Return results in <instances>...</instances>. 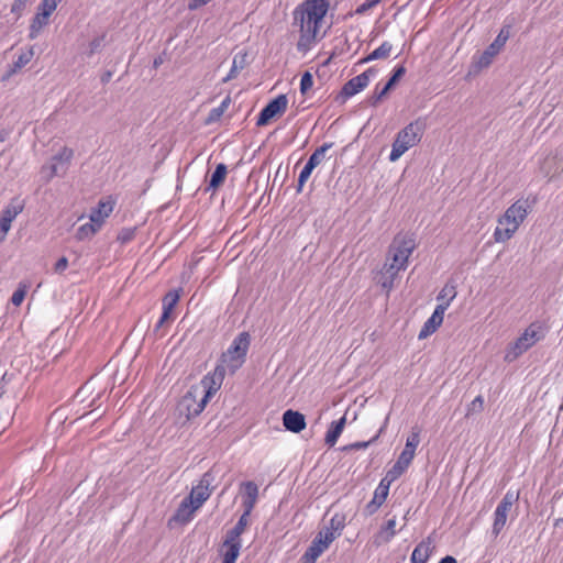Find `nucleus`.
I'll return each instance as SVG.
<instances>
[{
  "label": "nucleus",
  "instance_id": "f257e3e1",
  "mask_svg": "<svg viewBox=\"0 0 563 563\" xmlns=\"http://www.w3.org/2000/svg\"><path fill=\"white\" fill-rule=\"evenodd\" d=\"M329 3L325 0H306L294 11V24L299 26L297 48L306 52L314 42L320 23L325 16Z\"/></svg>",
  "mask_w": 563,
  "mask_h": 563
},
{
  "label": "nucleus",
  "instance_id": "f03ea898",
  "mask_svg": "<svg viewBox=\"0 0 563 563\" xmlns=\"http://www.w3.org/2000/svg\"><path fill=\"white\" fill-rule=\"evenodd\" d=\"M536 200V197L518 199L507 208L505 213L498 219L499 225L506 227H497L494 231V239L496 242H506L514 236L520 224L532 211Z\"/></svg>",
  "mask_w": 563,
  "mask_h": 563
},
{
  "label": "nucleus",
  "instance_id": "7ed1b4c3",
  "mask_svg": "<svg viewBox=\"0 0 563 563\" xmlns=\"http://www.w3.org/2000/svg\"><path fill=\"white\" fill-rule=\"evenodd\" d=\"M416 246L413 234L406 232L395 235L388 247L385 271L397 275L399 271L405 269Z\"/></svg>",
  "mask_w": 563,
  "mask_h": 563
},
{
  "label": "nucleus",
  "instance_id": "20e7f679",
  "mask_svg": "<svg viewBox=\"0 0 563 563\" xmlns=\"http://www.w3.org/2000/svg\"><path fill=\"white\" fill-rule=\"evenodd\" d=\"M424 123L416 120L401 129L393 143L389 161H398L409 148L418 144L424 132Z\"/></svg>",
  "mask_w": 563,
  "mask_h": 563
},
{
  "label": "nucleus",
  "instance_id": "39448f33",
  "mask_svg": "<svg viewBox=\"0 0 563 563\" xmlns=\"http://www.w3.org/2000/svg\"><path fill=\"white\" fill-rule=\"evenodd\" d=\"M251 338L247 332H241L232 341L227 352L222 353L220 363L227 371L234 374L245 362Z\"/></svg>",
  "mask_w": 563,
  "mask_h": 563
},
{
  "label": "nucleus",
  "instance_id": "423d86ee",
  "mask_svg": "<svg viewBox=\"0 0 563 563\" xmlns=\"http://www.w3.org/2000/svg\"><path fill=\"white\" fill-rule=\"evenodd\" d=\"M544 338L543 327L540 323H531L516 340L506 354V361L512 362L522 353Z\"/></svg>",
  "mask_w": 563,
  "mask_h": 563
},
{
  "label": "nucleus",
  "instance_id": "0eeeda50",
  "mask_svg": "<svg viewBox=\"0 0 563 563\" xmlns=\"http://www.w3.org/2000/svg\"><path fill=\"white\" fill-rule=\"evenodd\" d=\"M202 389L190 386L187 393L180 398L177 405V411L180 417H185L186 420H190L199 416L206 405L209 402L205 397L201 396Z\"/></svg>",
  "mask_w": 563,
  "mask_h": 563
},
{
  "label": "nucleus",
  "instance_id": "6e6552de",
  "mask_svg": "<svg viewBox=\"0 0 563 563\" xmlns=\"http://www.w3.org/2000/svg\"><path fill=\"white\" fill-rule=\"evenodd\" d=\"M512 22L514 19L511 21L506 20L494 42L482 53L477 62L479 68L488 67L492 64L494 57L505 46L506 42L510 37Z\"/></svg>",
  "mask_w": 563,
  "mask_h": 563
},
{
  "label": "nucleus",
  "instance_id": "1a4fd4ad",
  "mask_svg": "<svg viewBox=\"0 0 563 563\" xmlns=\"http://www.w3.org/2000/svg\"><path fill=\"white\" fill-rule=\"evenodd\" d=\"M73 156L74 151L66 146L54 155L49 165L42 167V173L48 172L46 180L49 181L55 176H64L69 168Z\"/></svg>",
  "mask_w": 563,
  "mask_h": 563
},
{
  "label": "nucleus",
  "instance_id": "9d476101",
  "mask_svg": "<svg viewBox=\"0 0 563 563\" xmlns=\"http://www.w3.org/2000/svg\"><path fill=\"white\" fill-rule=\"evenodd\" d=\"M227 369L223 366V364H218L213 372L208 373L203 378L200 380L199 384L192 385L195 388H201L202 394L201 396L205 397L208 401L211 399V397L220 389L224 376H225Z\"/></svg>",
  "mask_w": 563,
  "mask_h": 563
},
{
  "label": "nucleus",
  "instance_id": "9b49d317",
  "mask_svg": "<svg viewBox=\"0 0 563 563\" xmlns=\"http://www.w3.org/2000/svg\"><path fill=\"white\" fill-rule=\"evenodd\" d=\"M517 500L518 494L507 492L498 504L494 514V523L492 529L494 537H497L505 528L511 507Z\"/></svg>",
  "mask_w": 563,
  "mask_h": 563
},
{
  "label": "nucleus",
  "instance_id": "f8f14e48",
  "mask_svg": "<svg viewBox=\"0 0 563 563\" xmlns=\"http://www.w3.org/2000/svg\"><path fill=\"white\" fill-rule=\"evenodd\" d=\"M250 523V519L245 517H240L235 526L228 530L225 533V538L223 541L222 547L225 548L224 553H232L234 556L240 555V551L242 548V541L241 536L246 530L247 526Z\"/></svg>",
  "mask_w": 563,
  "mask_h": 563
},
{
  "label": "nucleus",
  "instance_id": "ddd939ff",
  "mask_svg": "<svg viewBox=\"0 0 563 563\" xmlns=\"http://www.w3.org/2000/svg\"><path fill=\"white\" fill-rule=\"evenodd\" d=\"M288 100L286 95H279L271 100L260 112L256 124L266 125L276 115L283 114L287 109Z\"/></svg>",
  "mask_w": 563,
  "mask_h": 563
},
{
  "label": "nucleus",
  "instance_id": "4468645a",
  "mask_svg": "<svg viewBox=\"0 0 563 563\" xmlns=\"http://www.w3.org/2000/svg\"><path fill=\"white\" fill-rule=\"evenodd\" d=\"M24 203L19 198H13L0 213V242L5 239L12 221L22 212Z\"/></svg>",
  "mask_w": 563,
  "mask_h": 563
},
{
  "label": "nucleus",
  "instance_id": "2eb2a0df",
  "mask_svg": "<svg viewBox=\"0 0 563 563\" xmlns=\"http://www.w3.org/2000/svg\"><path fill=\"white\" fill-rule=\"evenodd\" d=\"M213 481L214 476L212 473L210 471L206 472L199 481L198 485L192 487L190 494L186 498H190L194 505L200 508L211 495L212 489L210 486Z\"/></svg>",
  "mask_w": 563,
  "mask_h": 563
},
{
  "label": "nucleus",
  "instance_id": "dca6fc26",
  "mask_svg": "<svg viewBox=\"0 0 563 563\" xmlns=\"http://www.w3.org/2000/svg\"><path fill=\"white\" fill-rule=\"evenodd\" d=\"M448 309V303H439L431 317L424 322L422 325L418 338L420 340L428 338L432 333L437 331V329L442 324L444 312Z\"/></svg>",
  "mask_w": 563,
  "mask_h": 563
},
{
  "label": "nucleus",
  "instance_id": "f3484780",
  "mask_svg": "<svg viewBox=\"0 0 563 563\" xmlns=\"http://www.w3.org/2000/svg\"><path fill=\"white\" fill-rule=\"evenodd\" d=\"M373 73V69L369 68L366 71L351 78L347 82L344 84L341 93L345 98H350L361 90H363L369 82V74Z\"/></svg>",
  "mask_w": 563,
  "mask_h": 563
},
{
  "label": "nucleus",
  "instance_id": "a211bd4d",
  "mask_svg": "<svg viewBox=\"0 0 563 563\" xmlns=\"http://www.w3.org/2000/svg\"><path fill=\"white\" fill-rule=\"evenodd\" d=\"M415 454L416 453L410 451V450H407V449L402 450V452L400 453V455H399L398 460L396 461V463L387 472V477H388L389 482L396 481L397 478H399L404 474V472L411 464V462H412V460L415 457Z\"/></svg>",
  "mask_w": 563,
  "mask_h": 563
},
{
  "label": "nucleus",
  "instance_id": "6ab92c4d",
  "mask_svg": "<svg viewBox=\"0 0 563 563\" xmlns=\"http://www.w3.org/2000/svg\"><path fill=\"white\" fill-rule=\"evenodd\" d=\"M406 74V68L404 66H398L394 69L393 75L384 86L380 91L374 92V95L369 98V104L376 107L378 102L394 88V86L399 81V79Z\"/></svg>",
  "mask_w": 563,
  "mask_h": 563
},
{
  "label": "nucleus",
  "instance_id": "aec40b11",
  "mask_svg": "<svg viewBox=\"0 0 563 563\" xmlns=\"http://www.w3.org/2000/svg\"><path fill=\"white\" fill-rule=\"evenodd\" d=\"M283 424L286 430L299 433L306 428V418L301 412L288 409L283 413Z\"/></svg>",
  "mask_w": 563,
  "mask_h": 563
},
{
  "label": "nucleus",
  "instance_id": "412c9836",
  "mask_svg": "<svg viewBox=\"0 0 563 563\" xmlns=\"http://www.w3.org/2000/svg\"><path fill=\"white\" fill-rule=\"evenodd\" d=\"M199 509L194 505L190 498H184L176 509L174 516L170 518L169 523L175 521L177 523L186 525L192 519L194 512Z\"/></svg>",
  "mask_w": 563,
  "mask_h": 563
},
{
  "label": "nucleus",
  "instance_id": "4be33fe9",
  "mask_svg": "<svg viewBox=\"0 0 563 563\" xmlns=\"http://www.w3.org/2000/svg\"><path fill=\"white\" fill-rule=\"evenodd\" d=\"M391 483L393 482L388 481L386 485H382V487H377L375 489L372 500L364 507L363 512L365 516L374 515L379 509V507L385 503Z\"/></svg>",
  "mask_w": 563,
  "mask_h": 563
},
{
  "label": "nucleus",
  "instance_id": "5701e85b",
  "mask_svg": "<svg viewBox=\"0 0 563 563\" xmlns=\"http://www.w3.org/2000/svg\"><path fill=\"white\" fill-rule=\"evenodd\" d=\"M114 207V201L109 198L107 200H100L98 207L91 210L89 219L91 222L97 223L99 228L102 227L106 218L110 216Z\"/></svg>",
  "mask_w": 563,
  "mask_h": 563
},
{
  "label": "nucleus",
  "instance_id": "b1692460",
  "mask_svg": "<svg viewBox=\"0 0 563 563\" xmlns=\"http://www.w3.org/2000/svg\"><path fill=\"white\" fill-rule=\"evenodd\" d=\"M345 527V517L341 514H335L329 521L327 526L319 532H321L324 537L332 538V542L341 536L343 529Z\"/></svg>",
  "mask_w": 563,
  "mask_h": 563
},
{
  "label": "nucleus",
  "instance_id": "393cba45",
  "mask_svg": "<svg viewBox=\"0 0 563 563\" xmlns=\"http://www.w3.org/2000/svg\"><path fill=\"white\" fill-rule=\"evenodd\" d=\"M431 539L422 540L412 551L410 563H427L433 548L431 547Z\"/></svg>",
  "mask_w": 563,
  "mask_h": 563
},
{
  "label": "nucleus",
  "instance_id": "a878e982",
  "mask_svg": "<svg viewBox=\"0 0 563 563\" xmlns=\"http://www.w3.org/2000/svg\"><path fill=\"white\" fill-rule=\"evenodd\" d=\"M49 16H51V13H48L46 11H43V10L37 11V13L34 15V18L32 19L31 24H30L29 37L31 40H35L38 36L42 29L48 24Z\"/></svg>",
  "mask_w": 563,
  "mask_h": 563
},
{
  "label": "nucleus",
  "instance_id": "bb28decb",
  "mask_svg": "<svg viewBox=\"0 0 563 563\" xmlns=\"http://www.w3.org/2000/svg\"><path fill=\"white\" fill-rule=\"evenodd\" d=\"M345 422H346V418L345 416H343L342 418H340L338 421H333L325 434V444H328L329 446H333L339 437L341 435L343 429H344V426H345Z\"/></svg>",
  "mask_w": 563,
  "mask_h": 563
},
{
  "label": "nucleus",
  "instance_id": "cd10ccee",
  "mask_svg": "<svg viewBox=\"0 0 563 563\" xmlns=\"http://www.w3.org/2000/svg\"><path fill=\"white\" fill-rule=\"evenodd\" d=\"M227 173H228L227 166L223 163L218 164L214 172L212 173V175L210 177L209 185L206 188V191H209L211 189L212 190L218 189L223 184Z\"/></svg>",
  "mask_w": 563,
  "mask_h": 563
},
{
  "label": "nucleus",
  "instance_id": "c85d7f7f",
  "mask_svg": "<svg viewBox=\"0 0 563 563\" xmlns=\"http://www.w3.org/2000/svg\"><path fill=\"white\" fill-rule=\"evenodd\" d=\"M33 55H34V52H33L32 47L25 52H22L18 56L16 60L13 62L12 66L10 67L9 71H8L7 77L12 76L18 70L22 69L25 65H27L31 62V59L33 58Z\"/></svg>",
  "mask_w": 563,
  "mask_h": 563
},
{
  "label": "nucleus",
  "instance_id": "c756f323",
  "mask_svg": "<svg viewBox=\"0 0 563 563\" xmlns=\"http://www.w3.org/2000/svg\"><path fill=\"white\" fill-rule=\"evenodd\" d=\"M393 49V45L389 42H384L379 47L374 49L367 57H365L362 62L367 63L375 59H386L389 57L390 52Z\"/></svg>",
  "mask_w": 563,
  "mask_h": 563
},
{
  "label": "nucleus",
  "instance_id": "7c9ffc66",
  "mask_svg": "<svg viewBox=\"0 0 563 563\" xmlns=\"http://www.w3.org/2000/svg\"><path fill=\"white\" fill-rule=\"evenodd\" d=\"M456 294L455 284L448 282L437 296V300L440 301V303H448L449 307L451 301L456 297Z\"/></svg>",
  "mask_w": 563,
  "mask_h": 563
},
{
  "label": "nucleus",
  "instance_id": "2f4dec72",
  "mask_svg": "<svg viewBox=\"0 0 563 563\" xmlns=\"http://www.w3.org/2000/svg\"><path fill=\"white\" fill-rule=\"evenodd\" d=\"M243 488L242 499L256 504L258 498V486L254 482H243L241 484Z\"/></svg>",
  "mask_w": 563,
  "mask_h": 563
},
{
  "label": "nucleus",
  "instance_id": "473e14b6",
  "mask_svg": "<svg viewBox=\"0 0 563 563\" xmlns=\"http://www.w3.org/2000/svg\"><path fill=\"white\" fill-rule=\"evenodd\" d=\"M101 228H99L97 223L90 221V223L80 225L77 229L75 236L78 241H82L93 236Z\"/></svg>",
  "mask_w": 563,
  "mask_h": 563
},
{
  "label": "nucleus",
  "instance_id": "72a5a7b5",
  "mask_svg": "<svg viewBox=\"0 0 563 563\" xmlns=\"http://www.w3.org/2000/svg\"><path fill=\"white\" fill-rule=\"evenodd\" d=\"M245 57L246 55H235L233 58L232 67L227 75V77L223 78V82H228L229 80L235 78L241 69L244 68L245 65Z\"/></svg>",
  "mask_w": 563,
  "mask_h": 563
},
{
  "label": "nucleus",
  "instance_id": "f704fd0d",
  "mask_svg": "<svg viewBox=\"0 0 563 563\" xmlns=\"http://www.w3.org/2000/svg\"><path fill=\"white\" fill-rule=\"evenodd\" d=\"M332 146L333 143H324L323 145L318 147L308 158V163L316 168L324 159L325 152L330 150Z\"/></svg>",
  "mask_w": 563,
  "mask_h": 563
},
{
  "label": "nucleus",
  "instance_id": "c9c22d12",
  "mask_svg": "<svg viewBox=\"0 0 563 563\" xmlns=\"http://www.w3.org/2000/svg\"><path fill=\"white\" fill-rule=\"evenodd\" d=\"M322 553L323 551L321 547L311 543L301 556V563H316Z\"/></svg>",
  "mask_w": 563,
  "mask_h": 563
},
{
  "label": "nucleus",
  "instance_id": "e433bc0d",
  "mask_svg": "<svg viewBox=\"0 0 563 563\" xmlns=\"http://www.w3.org/2000/svg\"><path fill=\"white\" fill-rule=\"evenodd\" d=\"M395 527H396V519L395 518L389 519L386 522L385 527L382 528V530L379 532V537H382L385 542H389L396 534Z\"/></svg>",
  "mask_w": 563,
  "mask_h": 563
},
{
  "label": "nucleus",
  "instance_id": "4c0bfd02",
  "mask_svg": "<svg viewBox=\"0 0 563 563\" xmlns=\"http://www.w3.org/2000/svg\"><path fill=\"white\" fill-rule=\"evenodd\" d=\"M228 104H229V98H227L219 107L211 109L206 122L212 123V122L219 120L222 117L223 112L225 111Z\"/></svg>",
  "mask_w": 563,
  "mask_h": 563
},
{
  "label": "nucleus",
  "instance_id": "58836bf2",
  "mask_svg": "<svg viewBox=\"0 0 563 563\" xmlns=\"http://www.w3.org/2000/svg\"><path fill=\"white\" fill-rule=\"evenodd\" d=\"M484 409V398L478 395L474 398V400L467 406L466 417H471L475 413L482 412Z\"/></svg>",
  "mask_w": 563,
  "mask_h": 563
},
{
  "label": "nucleus",
  "instance_id": "ea45409f",
  "mask_svg": "<svg viewBox=\"0 0 563 563\" xmlns=\"http://www.w3.org/2000/svg\"><path fill=\"white\" fill-rule=\"evenodd\" d=\"M420 443V430L413 428L410 435L407 438L405 449L416 453V449Z\"/></svg>",
  "mask_w": 563,
  "mask_h": 563
},
{
  "label": "nucleus",
  "instance_id": "a19ab883",
  "mask_svg": "<svg viewBox=\"0 0 563 563\" xmlns=\"http://www.w3.org/2000/svg\"><path fill=\"white\" fill-rule=\"evenodd\" d=\"M313 169H314V167L307 162L298 177L297 192L302 191V187H303L305 183L308 180V178L310 177Z\"/></svg>",
  "mask_w": 563,
  "mask_h": 563
},
{
  "label": "nucleus",
  "instance_id": "79ce46f5",
  "mask_svg": "<svg viewBox=\"0 0 563 563\" xmlns=\"http://www.w3.org/2000/svg\"><path fill=\"white\" fill-rule=\"evenodd\" d=\"M179 290H170L163 298V306L168 308H173L177 305L179 300Z\"/></svg>",
  "mask_w": 563,
  "mask_h": 563
},
{
  "label": "nucleus",
  "instance_id": "37998d69",
  "mask_svg": "<svg viewBox=\"0 0 563 563\" xmlns=\"http://www.w3.org/2000/svg\"><path fill=\"white\" fill-rule=\"evenodd\" d=\"M26 289H27L26 285H22V284L19 285L18 289L13 292V295L11 297V302L14 306H20L22 303V301L24 300L25 295H26Z\"/></svg>",
  "mask_w": 563,
  "mask_h": 563
},
{
  "label": "nucleus",
  "instance_id": "c03bdc74",
  "mask_svg": "<svg viewBox=\"0 0 563 563\" xmlns=\"http://www.w3.org/2000/svg\"><path fill=\"white\" fill-rule=\"evenodd\" d=\"M313 85V77L309 71L303 73L300 80V92L306 95Z\"/></svg>",
  "mask_w": 563,
  "mask_h": 563
},
{
  "label": "nucleus",
  "instance_id": "a18cd8bd",
  "mask_svg": "<svg viewBox=\"0 0 563 563\" xmlns=\"http://www.w3.org/2000/svg\"><path fill=\"white\" fill-rule=\"evenodd\" d=\"M135 232H136L135 228H124L118 234V240L122 244H125V243H128V242H130V241H132L134 239Z\"/></svg>",
  "mask_w": 563,
  "mask_h": 563
},
{
  "label": "nucleus",
  "instance_id": "49530a36",
  "mask_svg": "<svg viewBox=\"0 0 563 563\" xmlns=\"http://www.w3.org/2000/svg\"><path fill=\"white\" fill-rule=\"evenodd\" d=\"M103 42H104V35L93 38L89 43V51L87 52V56L91 57L95 53L99 52L101 49V47L103 46Z\"/></svg>",
  "mask_w": 563,
  "mask_h": 563
},
{
  "label": "nucleus",
  "instance_id": "de8ad7c7",
  "mask_svg": "<svg viewBox=\"0 0 563 563\" xmlns=\"http://www.w3.org/2000/svg\"><path fill=\"white\" fill-rule=\"evenodd\" d=\"M60 1L62 0H42L37 10H43L52 14Z\"/></svg>",
  "mask_w": 563,
  "mask_h": 563
},
{
  "label": "nucleus",
  "instance_id": "09e8293b",
  "mask_svg": "<svg viewBox=\"0 0 563 563\" xmlns=\"http://www.w3.org/2000/svg\"><path fill=\"white\" fill-rule=\"evenodd\" d=\"M382 275H383L382 287L389 291L394 286V279L396 278L397 275L387 273L385 271V266L383 267Z\"/></svg>",
  "mask_w": 563,
  "mask_h": 563
},
{
  "label": "nucleus",
  "instance_id": "8fccbe9b",
  "mask_svg": "<svg viewBox=\"0 0 563 563\" xmlns=\"http://www.w3.org/2000/svg\"><path fill=\"white\" fill-rule=\"evenodd\" d=\"M311 543L321 547L322 551L324 552L332 543V538L324 537L321 532H318V534L316 536Z\"/></svg>",
  "mask_w": 563,
  "mask_h": 563
},
{
  "label": "nucleus",
  "instance_id": "3c124183",
  "mask_svg": "<svg viewBox=\"0 0 563 563\" xmlns=\"http://www.w3.org/2000/svg\"><path fill=\"white\" fill-rule=\"evenodd\" d=\"M26 1L27 0H14L11 5V12L20 16L23 10L25 9Z\"/></svg>",
  "mask_w": 563,
  "mask_h": 563
},
{
  "label": "nucleus",
  "instance_id": "603ef678",
  "mask_svg": "<svg viewBox=\"0 0 563 563\" xmlns=\"http://www.w3.org/2000/svg\"><path fill=\"white\" fill-rule=\"evenodd\" d=\"M172 311H173V308L163 306V313L156 324V328H161L170 318Z\"/></svg>",
  "mask_w": 563,
  "mask_h": 563
},
{
  "label": "nucleus",
  "instance_id": "864d4df0",
  "mask_svg": "<svg viewBox=\"0 0 563 563\" xmlns=\"http://www.w3.org/2000/svg\"><path fill=\"white\" fill-rule=\"evenodd\" d=\"M255 505L256 504H254V503H251V501L242 499L243 514L241 516L249 519V517H250L251 512L253 511Z\"/></svg>",
  "mask_w": 563,
  "mask_h": 563
},
{
  "label": "nucleus",
  "instance_id": "5fc2aeb1",
  "mask_svg": "<svg viewBox=\"0 0 563 563\" xmlns=\"http://www.w3.org/2000/svg\"><path fill=\"white\" fill-rule=\"evenodd\" d=\"M67 266L68 260L65 256H63L56 262L54 271L56 273H63L67 268Z\"/></svg>",
  "mask_w": 563,
  "mask_h": 563
},
{
  "label": "nucleus",
  "instance_id": "6e6d98bb",
  "mask_svg": "<svg viewBox=\"0 0 563 563\" xmlns=\"http://www.w3.org/2000/svg\"><path fill=\"white\" fill-rule=\"evenodd\" d=\"M372 441H367V442H355V443H352L350 445H346L343 448V450H361V449H365L369 445Z\"/></svg>",
  "mask_w": 563,
  "mask_h": 563
},
{
  "label": "nucleus",
  "instance_id": "4d7b16f0",
  "mask_svg": "<svg viewBox=\"0 0 563 563\" xmlns=\"http://www.w3.org/2000/svg\"><path fill=\"white\" fill-rule=\"evenodd\" d=\"M211 0H191L189 2V9L190 10H195V9H198L199 7H202L207 3H209Z\"/></svg>",
  "mask_w": 563,
  "mask_h": 563
},
{
  "label": "nucleus",
  "instance_id": "13d9d810",
  "mask_svg": "<svg viewBox=\"0 0 563 563\" xmlns=\"http://www.w3.org/2000/svg\"><path fill=\"white\" fill-rule=\"evenodd\" d=\"M374 7L375 5H373L371 2L365 0L361 5H358V8L356 9V13H358V14L365 13L367 10H369Z\"/></svg>",
  "mask_w": 563,
  "mask_h": 563
},
{
  "label": "nucleus",
  "instance_id": "bf43d9fd",
  "mask_svg": "<svg viewBox=\"0 0 563 563\" xmlns=\"http://www.w3.org/2000/svg\"><path fill=\"white\" fill-rule=\"evenodd\" d=\"M239 556H234L232 553H223L221 563H235Z\"/></svg>",
  "mask_w": 563,
  "mask_h": 563
},
{
  "label": "nucleus",
  "instance_id": "052dcab7",
  "mask_svg": "<svg viewBox=\"0 0 563 563\" xmlns=\"http://www.w3.org/2000/svg\"><path fill=\"white\" fill-rule=\"evenodd\" d=\"M439 563H457L456 562V559L451 556V555H446L444 558H442Z\"/></svg>",
  "mask_w": 563,
  "mask_h": 563
},
{
  "label": "nucleus",
  "instance_id": "680f3d73",
  "mask_svg": "<svg viewBox=\"0 0 563 563\" xmlns=\"http://www.w3.org/2000/svg\"><path fill=\"white\" fill-rule=\"evenodd\" d=\"M162 63H163V60H162V58H161V57L155 58V59H154V63H153V66H154L155 68H157Z\"/></svg>",
  "mask_w": 563,
  "mask_h": 563
},
{
  "label": "nucleus",
  "instance_id": "e2e57ef3",
  "mask_svg": "<svg viewBox=\"0 0 563 563\" xmlns=\"http://www.w3.org/2000/svg\"><path fill=\"white\" fill-rule=\"evenodd\" d=\"M110 77H111V73H107V74H104V75L102 76V78H101L102 82H107V81L110 79Z\"/></svg>",
  "mask_w": 563,
  "mask_h": 563
},
{
  "label": "nucleus",
  "instance_id": "0e129e2a",
  "mask_svg": "<svg viewBox=\"0 0 563 563\" xmlns=\"http://www.w3.org/2000/svg\"><path fill=\"white\" fill-rule=\"evenodd\" d=\"M388 482L387 475L380 481L379 485L377 487H382V485H386Z\"/></svg>",
  "mask_w": 563,
  "mask_h": 563
},
{
  "label": "nucleus",
  "instance_id": "69168bd1",
  "mask_svg": "<svg viewBox=\"0 0 563 563\" xmlns=\"http://www.w3.org/2000/svg\"><path fill=\"white\" fill-rule=\"evenodd\" d=\"M368 2H371L373 5H376L380 2V0H367Z\"/></svg>",
  "mask_w": 563,
  "mask_h": 563
}]
</instances>
